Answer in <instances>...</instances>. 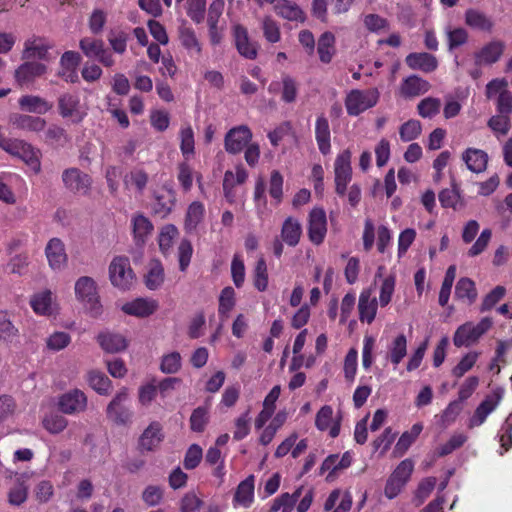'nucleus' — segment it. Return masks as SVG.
I'll list each match as a JSON object with an SVG mask.
<instances>
[{"instance_id": "f257e3e1", "label": "nucleus", "mask_w": 512, "mask_h": 512, "mask_svg": "<svg viewBox=\"0 0 512 512\" xmlns=\"http://www.w3.org/2000/svg\"><path fill=\"white\" fill-rule=\"evenodd\" d=\"M75 295L90 317L98 318L102 315L103 307L100 302L97 284L91 277L83 276L76 281Z\"/></svg>"}, {"instance_id": "f03ea898", "label": "nucleus", "mask_w": 512, "mask_h": 512, "mask_svg": "<svg viewBox=\"0 0 512 512\" xmlns=\"http://www.w3.org/2000/svg\"><path fill=\"white\" fill-rule=\"evenodd\" d=\"M0 147L10 155L21 159L34 173L41 172V151L22 140L0 141Z\"/></svg>"}, {"instance_id": "7ed1b4c3", "label": "nucleus", "mask_w": 512, "mask_h": 512, "mask_svg": "<svg viewBox=\"0 0 512 512\" xmlns=\"http://www.w3.org/2000/svg\"><path fill=\"white\" fill-rule=\"evenodd\" d=\"M380 98L378 89H355L350 91L345 99V107L350 116H358L366 110L374 107Z\"/></svg>"}, {"instance_id": "20e7f679", "label": "nucleus", "mask_w": 512, "mask_h": 512, "mask_svg": "<svg viewBox=\"0 0 512 512\" xmlns=\"http://www.w3.org/2000/svg\"><path fill=\"white\" fill-rule=\"evenodd\" d=\"M493 325L489 317L482 318L477 324L466 322L459 326L453 336L456 347L470 346L476 343Z\"/></svg>"}, {"instance_id": "39448f33", "label": "nucleus", "mask_w": 512, "mask_h": 512, "mask_svg": "<svg viewBox=\"0 0 512 512\" xmlns=\"http://www.w3.org/2000/svg\"><path fill=\"white\" fill-rule=\"evenodd\" d=\"M351 159L352 152L349 149H345L338 153L334 160L335 191L339 196L345 195L348 184L352 179Z\"/></svg>"}, {"instance_id": "423d86ee", "label": "nucleus", "mask_w": 512, "mask_h": 512, "mask_svg": "<svg viewBox=\"0 0 512 512\" xmlns=\"http://www.w3.org/2000/svg\"><path fill=\"white\" fill-rule=\"evenodd\" d=\"M61 178L64 187L74 194L87 195L90 191L91 177L78 168L65 169Z\"/></svg>"}, {"instance_id": "0eeeda50", "label": "nucleus", "mask_w": 512, "mask_h": 512, "mask_svg": "<svg viewBox=\"0 0 512 512\" xmlns=\"http://www.w3.org/2000/svg\"><path fill=\"white\" fill-rule=\"evenodd\" d=\"M327 233L326 213L322 208L315 207L309 213L308 218V236L310 241L315 244H321Z\"/></svg>"}, {"instance_id": "6e6552de", "label": "nucleus", "mask_w": 512, "mask_h": 512, "mask_svg": "<svg viewBox=\"0 0 512 512\" xmlns=\"http://www.w3.org/2000/svg\"><path fill=\"white\" fill-rule=\"evenodd\" d=\"M87 407V397L79 389L70 390L62 394L58 399L59 410L68 415L79 414Z\"/></svg>"}, {"instance_id": "1a4fd4ad", "label": "nucleus", "mask_w": 512, "mask_h": 512, "mask_svg": "<svg viewBox=\"0 0 512 512\" xmlns=\"http://www.w3.org/2000/svg\"><path fill=\"white\" fill-rule=\"evenodd\" d=\"M45 256L49 267L54 271H62L68 263L65 244L60 238H51L45 247Z\"/></svg>"}, {"instance_id": "9d476101", "label": "nucleus", "mask_w": 512, "mask_h": 512, "mask_svg": "<svg viewBox=\"0 0 512 512\" xmlns=\"http://www.w3.org/2000/svg\"><path fill=\"white\" fill-rule=\"evenodd\" d=\"M108 275L113 287L125 291L128 288V258L123 255L113 257L108 267Z\"/></svg>"}, {"instance_id": "9b49d317", "label": "nucleus", "mask_w": 512, "mask_h": 512, "mask_svg": "<svg viewBox=\"0 0 512 512\" xmlns=\"http://www.w3.org/2000/svg\"><path fill=\"white\" fill-rule=\"evenodd\" d=\"M340 415L334 413L329 405L322 406L316 414L315 426L320 431H327L332 438L340 433Z\"/></svg>"}, {"instance_id": "f8f14e48", "label": "nucleus", "mask_w": 512, "mask_h": 512, "mask_svg": "<svg viewBox=\"0 0 512 512\" xmlns=\"http://www.w3.org/2000/svg\"><path fill=\"white\" fill-rule=\"evenodd\" d=\"M51 45L42 37L32 36L24 42L22 59L24 60H50L49 50Z\"/></svg>"}, {"instance_id": "ddd939ff", "label": "nucleus", "mask_w": 512, "mask_h": 512, "mask_svg": "<svg viewBox=\"0 0 512 512\" xmlns=\"http://www.w3.org/2000/svg\"><path fill=\"white\" fill-rule=\"evenodd\" d=\"M251 138L252 132L247 126L234 127L226 134L225 149L229 153H239L246 147Z\"/></svg>"}, {"instance_id": "4468645a", "label": "nucleus", "mask_w": 512, "mask_h": 512, "mask_svg": "<svg viewBox=\"0 0 512 512\" xmlns=\"http://www.w3.org/2000/svg\"><path fill=\"white\" fill-rule=\"evenodd\" d=\"M58 106L61 116L70 119L74 123L80 122L86 115L77 95H62L59 98Z\"/></svg>"}, {"instance_id": "2eb2a0df", "label": "nucleus", "mask_w": 512, "mask_h": 512, "mask_svg": "<svg viewBox=\"0 0 512 512\" xmlns=\"http://www.w3.org/2000/svg\"><path fill=\"white\" fill-rule=\"evenodd\" d=\"M108 418L118 425H125L128 419V393L122 389L107 407Z\"/></svg>"}, {"instance_id": "dca6fc26", "label": "nucleus", "mask_w": 512, "mask_h": 512, "mask_svg": "<svg viewBox=\"0 0 512 512\" xmlns=\"http://www.w3.org/2000/svg\"><path fill=\"white\" fill-rule=\"evenodd\" d=\"M233 36L235 45L239 54L247 59L253 60L258 54V45L252 41L248 35V31L242 25H234Z\"/></svg>"}, {"instance_id": "f3484780", "label": "nucleus", "mask_w": 512, "mask_h": 512, "mask_svg": "<svg viewBox=\"0 0 512 512\" xmlns=\"http://www.w3.org/2000/svg\"><path fill=\"white\" fill-rule=\"evenodd\" d=\"M379 303L370 288L363 289L359 295L358 312L362 323L371 324L377 315Z\"/></svg>"}, {"instance_id": "a211bd4d", "label": "nucleus", "mask_w": 512, "mask_h": 512, "mask_svg": "<svg viewBox=\"0 0 512 512\" xmlns=\"http://www.w3.org/2000/svg\"><path fill=\"white\" fill-rule=\"evenodd\" d=\"M254 490H255V477L249 475L247 478L242 480L236 487L233 496V507L238 508H249L254 502Z\"/></svg>"}, {"instance_id": "6ab92c4d", "label": "nucleus", "mask_w": 512, "mask_h": 512, "mask_svg": "<svg viewBox=\"0 0 512 512\" xmlns=\"http://www.w3.org/2000/svg\"><path fill=\"white\" fill-rule=\"evenodd\" d=\"M501 397L499 392L488 395L476 408L473 416L469 420L468 427L474 428L482 425L488 415L496 409L500 403Z\"/></svg>"}, {"instance_id": "aec40b11", "label": "nucleus", "mask_w": 512, "mask_h": 512, "mask_svg": "<svg viewBox=\"0 0 512 512\" xmlns=\"http://www.w3.org/2000/svg\"><path fill=\"white\" fill-rule=\"evenodd\" d=\"M80 48L89 58L98 59L106 66H111L113 64L112 57L104 48V43L101 40L84 38L80 41Z\"/></svg>"}, {"instance_id": "412c9836", "label": "nucleus", "mask_w": 512, "mask_h": 512, "mask_svg": "<svg viewBox=\"0 0 512 512\" xmlns=\"http://www.w3.org/2000/svg\"><path fill=\"white\" fill-rule=\"evenodd\" d=\"M32 310L42 316H50L57 310L55 298L50 290L35 293L30 298Z\"/></svg>"}, {"instance_id": "4be33fe9", "label": "nucleus", "mask_w": 512, "mask_h": 512, "mask_svg": "<svg viewBox=\"0 0 512 512\" xmlns=\"http://www.w3.org/2000/svg\"><path fill=\"white\" fill-rule=\"evenodd\" d=\"M383 269V267H379L375 278V283H377V279H379L378 298L376 299L379 303V306L382 308L388 306L392 301L396 286L395 275L389 274L385 277H382Z\"/></svg>"}, {"instance_id": "5701e85b", "label": "nucleus", "mask_w": 512, "mask_h": 512, "mask_svg": "<svg viewBox=\"0 0 512 512\" xmlns=\"http://www.w3.org/2000/svg\"><path fill=\"white\" fill-rule=\"evenodd\" d=\"M47 71V66L40 62L26 60L15 70V79L19 85L32 82L35 78L41 77Z\"/></svg>"}, {"instance_id": "b1692460", "label": "nucleus", "mask_w": 512, "mask_h": 512, "mask_svg": "<svg viewBox=\"0 0 512 512\" xmlns=\"http://www.w3.org/2000/svg\"><path fill=\"white\" fill-rule=\"evenodd\" d=\"M431 85L428 81L412 75L403 80L399 88V94L403 98H415L428 92Z\"/></svg>"}, {"instance_id": "393cba45", "label": "nucleus", "mask_w": 512, "mask_h": 512, "mask_svg": "<svg viewBox=\"0 0 512 512\" xmlns=\"http://www.w3.org/2000/svg\"><path fill=\"white\" fill-rule=\"evenodd\" d=\"M274 12L281 18L288 21L303 22L305 13L302 8L290 0H276L273 4Z\"/></svg>"}, {"instance_id": "a878e982", "label": "nucleus", "mask_w": 512, "mask_h": 512, "mask_svg": "<svg viewBox=\"0 0 512 512\" xmlns=\"http://www.w3.org/2000/svg\"><path fill=\"white\" fill-rule=\"evenodd\" d=\"M80 55L74 51H66L60 59L59 76L65 81L74 83L78 79L77 67L80 62Z\"/></svg>"}, {"instance_id": "bb28decb", "label": "nucleus", "mask_w": 512, "mask_h": 512, "mask_svg": "<svg viewBox=\"0 0 512 512\" xmlns=\"http://www.w3.org/2000/svg\"><path fill=\"white\" fill-rule=\"evenodd\" d=\"M504 49L505 45L503 42L491 41L475 54V61L479 65H491L500 59Z\"/></svg>"}, {"instance_id": "cd10ccee", "label": "nucleus", "mask_w": 512, "mask_h": 512, "mask_svg": "<svg viewBox=\"0 0 512 512\" xmlns=\"http://www.w3.org/2000/svg\"><path fill=\"white\" fill-rule=\"evenodd\" d=\"M10 123L13 127L28 132H40L46 126V121L43 118L20 113L12 114Z\"/></svg>"}, {"instance_id": "c85d7f7f", "label": "nucleus", "mask_w": 512, "mask_h": 512, "mask_svg": "<svg viewBox=\"0 0 512 512\" xmlns=\"http://www.w3.org/2000/svg\"><path fill=\"white\" fill-rule=\"evenodd\" d=\"M465 24L473 30L490 33L493 28V21L484 12L470 8L464 14Z\"/></svg>"}, {"instance_id": "c756f323", "label": "nucleus", "mask_w": 512, "mask_h": 512, "mask_svg": "<svg viewBox=\"0 0 512 512\" xmlns=\"http://www.w3.org/2000/svg\"><path fill=\"white\" fill-rule=\"evenodd\" d=\"M315 138L319 151L327 155L331 151V135L327 118L323 115L317 117L315 122Z\"/></svg>"}, {"instance_id": "7c9ffc66", "label": "nucleus", "mask_w": 512, "mask_h": 512, "mask_svg": "<svg viewBox=\"0 0 512 512\" xmlns=\"http://www.w3.org/2000/svg\"><path fill=\"white\" fill-rule=\"evenodd\" d=\"M164 434L162 426L158 422H152L142 433L139 445L144 450H154L163 441Z\"/></svg>"}, {"instance_id": "2f4dec72", "label": "nucleus", "mask_w": 512, "mask_h": 512, "mask_svg": "<svg viewBox=\"0 0 512 512\" xmlns=\"http://www.w3.org/2000/svg\"><path fill=\"white\" fill-rule=\"evenodd\" d=\"M406 63L411 69L426 73L433 72L438 67L436 57L426 52L410 53L406 57Z\"/></svg>"}, {"instance_id": "473e14b6", "label": "nucleus", "mask_w": 512, "mask_h": 512, "mask_svg": "<svg viewBox=\"0 0 512 512\" xmlns=\"http://www.w3.org/2000/svg\"><path fill=\"white\" fill-rule=\"evenodd\" d=\"M154 227L148 217L138 214L133 218V237L137 246L144 245L153 233Z\"/></svg>"}, {"instance_id": "72a5a7b5", "label": "nucleus", "mask_w": 512, "mask_h": 512, "mask_svg": "<svg viewBox=\"0 0 512 512\" xmlns=\"http://www.w3.org/2000/svg\"><path fill=\"white\" fill-rule=\"evenodd\" d=\"M18 103L21 110L40 115L47 113L53 107L51 102L37 95L22 96Z\"/></svg>"}, {"instance_id": "f704fd0d", "label": "nucleus", "mask_w": 512, "mask_h": 512, "mask_svg": "<svg viewBox=\"0 0 512 512\" xmlns=\"http://www.w3.org/2000/svg\"><path fill=\"white\" fill-rule=\"evenodd\" d=\"M178 39L181 46L190 55H200L202 53V44L195 31L188 26H181L178 31Z\"/></svg>"}, {"instance_id": "c9c22d12", "label": "nucleus", "mask_w": 512, "mask_h": 512, "mask_svg": "<svg viewBox=\"0 0 512 512\" xmlns=\"http://www.w3.org/2000/svg\"><path fill=\"white\" fill-rule=\"evenodd\" d=\"M467 168L474 173L483 172L488 163V155L483 150L468 148L462 155Z\"/></svg>"}, {"instance_id": "e433bc0d", "label": "nucleus", "mask_w": 512, "mask_h": 512, "mask_svg": "<svg viewBox=\"0 0 512 512\" xmlns=\"http://www.w3.org/2000/svg\"><path fill=\"white\" fill-rule=\"evenodd\" d=\"M159 308V303L154 298L140 297L130 301V315L145 318L154 314Z\"/></svg>"}, {"instance_id": "4c0bfd02", "label": "nucleus", "mask_w": 512, "mask_h": 512, "mask_svg": "<svg viewBox=\"0 0 512 512\" xmlns=\"http://www.w3.org/2000/svg\"><path fill=\"white\" fill-rule=\"evenodd\" d=\"M302 235L301 223L294 217L285 219L281 228V238L289 246H296Z\"/></svg>"}, {"instance_id": "58836bf2", "label": "nucleus", "mask_w": 512, "mask_h": 512, "mask_svg": "<svg viewBox=\"0 0 512 512\" xmlns=\"http://www.w3.org/2000/svg\"><path fill=\"white\" fill-rule=\"evenodd\" d=\"M455 297L469 305L473 304L478 297L475 282L467 277L460 278L455 286Z\"/></svg>"}, {"instance_id": "ea45409f", "label": "nucleus", "mask_w": 512, "mask_h": 512, "mask_svg": "<svg viewBox=\"0 0 512 512\" xmlns=\"http://www.w3.org/2000/svg\"><path fill=\"white\" fill-rule=\"evenodd\" d=\"M97 340L101 348L110 353L118 352L126 347L125 337L113 332H102L98 335Z\"/></svg>"}, {"instance_id": "a19ab883", "label": "nucleus", "mask_w": 512, "mask_h": 512, "mask_svg": "<svg viewBox=\"0 0 512 512\" xmlns=\"http://www.w3.org/2000/svg\"><path fill=\"white\" fill-rule=\"evenodd\" d=\"M205 215V207L199 201L192 202L186 211L184 228L187 232H192L197 229L199 224L203 221Z\"/></svg>"}, {"instance_id": "79ce46f5", "label": "nucleus", "mask_w": 512, "mask_h": 512, "mask_svg": "<svg viewBox=\"0 0 512 512\" xmlns=\"http://www.w3.org/2000/svg\"><path fill=\"white\" fill-rule=\"evenodd\" d=\"M180 151L185 160H190L195 154L194 131L190 124H183L179 131Z\"/></svg>"}, {"instance_id": "37998d69", "label": "nucleus", "mask_w": 512, "mask_h": 512, "mask_svg": "<svg viewBox=\"0 0 512 512\" xmlns=\"http://www.w3.org/2000/svg\"><path fill=\"white\" fill-rule=\"evenodd\" d=\"M423 430V425L421 423L414 424L410 430L405 431L400 438L398 439L395 448L394 454L396 456H402L409 447L415 442L420 433Z\"/></svg>"}, {"instance_id": "c03bdc74", "label": "nucleus", "mask_w": 512, "mask_h": 512, "mask_svg": "<svg viewBox=\"0 0 512 512\" xmlns=\"http://www.w3.org/2000/svg\"><path fill=\"white\" fill-rule=\"evenodd\" d=\"M335 36L333 33L326 31L318 40V54L321 62L329 63L335 54Z\"/></svg>"}, {"instance_id": "a18cd8bd", "label": "nucleus", "mask_w": 512, "mask_h": 512, "mask_svg": "<svg viewBox=\"0 0 512 512\" xmlns=\"http://www.w3.org/2000/svg\"><path fill=\"white\" fill-rule=\"evenodd\" d=\"M352 463V454L345 452L341 457L339 455L328 456L321 465V471L324 473L330 471L331 473L337 472L348 468Z\"/></svg>"}, {"instance_id": "49530a36", "label": "nucleus", "mask_w": 512, "mask_h": 512, "mask_svg": "<svg viewBox=\"0 0 512 512\" xmlns=\"http://www.w3.org/2000/svg\"><path fill=\"white\" fill-rule=\"evenodd\" d=\"M261 29L265 40L275 44L281 40L280 24L270 15L264 16L261 21Z\"/></svg>"}, {"instance_id": "de8ad7c7", "label": "nucleus", "mask_w": 512, "mask_h": 512, "mask_svg": "<svg viewBox=\"0 0 512 512\" xmlns=\"http://www.w3.org/2000/svg\"><path fill=\"white\" fill-rule=\"evenodd\" d=\"M407 354V338L404 334L396 336L388 346V356L394 365H398Z\"/></svg>"}, {"instance_id": "09e8293b", "label": "nucleus", "mask_w": 512, "mask_h": 512, "mask_svg": "<svg viewBox=\"0 0 512 512\" xmlns=\"http://www.w3.org/2000/svg\"><path fill=\"white\" fill-rule=\"evenodd\" d=\"M179 232L176 226L167 224L162 227L159 233L158 242L161 252L164 255L171 253L174 241L177 238Z\"/></svg>"}, {"instance_id": "8fccbe9b", "label": "nucleus", "mask_w": 512, "mask_h": 512, "mask_svg": "<svg viewBox=\"0 0 512 512\" xmlns=\"http://www.w3.org/2000/svg\"><path fill=\"white\" fill-rule=\"evenodd\" d=\"M236 305L235 290L227 286L220 292L218 313L221 318H227Z\"/></svg>"}, {"instance_id": "3c124183", "label": "nucleus", "mask_w": 512, "mask_h": 512, "mask_svg": "<svg viewBox=\"0 0 512 512\" xmlns=\"http://www.w3.org/2000/svg\"><path fill=\"white\" fill-rule=\"evenodd\" d=\"M301 493H302V488H298L293 494L284 493V494L280 495L279 497H277L274 500V502L270 508V512H277V511L292 512V510L295 506V503L301 496Z\"/></svg>"}, {"instance_id": "603ef678", "label": "nucleus", "mask_w": 512, "mask_h": 512, "mask_svg": "<svg viewBox=\"0 0 512 512\" xmlns=\"http://www.w3.org/2000/svg\"><path fill=\"white\" fill-rule=\"evenodd\" d=\"M164 282V269L159 261H153L149 265L145 276V284L149 290H157Z\"/></svg>"}, {"instance_id": "864d4df0", "label": "nucleus", "mask_w": 512, "mask_h": 512, "mask_svg": "<svg viewBox=\"0 0 512 512\" xmlns=\"http://www.w3.org/2000/svg\"><path fill=\"white\" fill-rule=\"evenodd\" d=\"M28 487L25 484L24 475L16 477L14 486L8 493V501L11 505L19 506L27 499Z\"/></svg>"}, {"instance_id": "5fc2aeb1", "label": "nucleus", "mask_w": 512, "mask_h": 512, "mask_svg": "<svg viewBox=\"0 0 512 512\" xmlns=\"http://www.w3.org/2000/svg\"><path fill=\"white\" fill-rule=\"evenodd\" d=\"M268 283L269 278L267 264L264 258H260L253 270V284L258 291L263 292L267 290Z\"/></svg>"}, {"instance_id": "6e6d98bb", "label": "nucleus", "mask_w": 512, "mask_h": 512, "mask_svg": "<svg viewBox=\"0 0 512 512\" xmlns=\"http://www.w3.org/2000/svg\"><path fill=\"white\" fill-rule=\"evenodd\" d=\"M247 176L246 170L242 167H236L235 170L226 171L223 179L225 197H229V188L244 183Z\"/></svg>"}, {"instance_id": "4d7b16f0", "label": "nucleus", "mask_w": 512, "mask_h": 512, "mask_svg": "<svg viewBox=\"0 0 512 512\" xmlns=\"http://www.w3.org/2000/svg\"><path fill=\"white\" fill-rule=\"evenodd\" d=\"M441 109V101L438 98L426 97L422 99L417 105L418 114L422 118H433Z\"/></svg>"}, {"instance_id": "13d9d810", "label": "nucleus", "mask_w": 512, "mask_h": 512, "mask_svg": "<svg viewBox=\"0 0 512 512\" xmlns=\"http://www.w3.org/2000/svg\"><path fill=\"white\" fill-rule=\"evenodd\" d=\"M445 35L447 37L449 50H453L465 44L468 40V33L462 27L447 26L445 28Z\"/></svg>"}, {"instance_id": "bf43d9fd", "label": "nucleus", "mask_w": 512, "mask_h": 512, "mask_svg": "<svg viewBox=\"0 0 512 512\" xmlns=\"http://www.w3.org/2000/svg\"><path fill=\"white\" fill-rule=\"evenodd\" d=\"M18 335V329L13 325L9 314L0 311V340L12 342Z\"/></svg>"}, {"instance_id": "052dcab7", "label": "nucleus", "mask_w": 512, "mask_h": 512, "mask_svg": "<svg viewBox=\"0 0 512 512\" xmlns=\"http://www.w3.org/2000/svg\"><path fill=\"white\" fill-rule=\"evenodd\" d=\"M480 356V353L477 351H470L466 353L458 362V364L453 368L452 374L457 377L461 378L465 373L470 371L473 366L476 364L478 358Z\"/></svg>"}, {"instance_id": "680f3d73", "label": "nucleus", "mask_w": 512, "mask_h": 512, "mask_svg": "<svg viewBox=\"0 0 512 512\" xmlns=\"http://www.w3.org/2000/svg\"><path fill=\"white\" fill-rule=\"evenodd\" d=\"M42 423L49 433L58 434L67 427L68 421L58 413H50L43 418Z\"/></svg>"}, {"instance_id": "e2e57ef3", "label": "nucleus", "mask_w": 512, "mask_h": 512, "mask_svg": "<svg viewBox=\"0 0 512 512\" xmlns=\"http://www.w3.org/2000/svg\"><path fill=\"white\" fill-rule=\"evenodd\" d=\"M421 131V123L418 120L411 119L400 126L399 135L402 141L409 142L418 138Z\"/></svg>"}, {"instance_id": "0e129e2a", "label": "nucleus", "mask_w": 512, "mask_h": 512, "mask_svg": "<svg viewBox=\"0 0 512 512\" xmlns=\"http://www.w3.org/2000/svg\"><path fill=\"white\" fill-rule=\"evenodd\" d=\"M71 342V336L64 331H56L46 339V346L49 350L57 352L66 348Z\"/></svg>"}, {"instance_id": "69168bd1", "label": "nucleus", "mask_w": 512, "mask_h": 512, "mask_svg": "<svg viewBox=\"0 0 512 512\" xmlns=\"http://www.w3.org/2000/svg\"><path fill=\"white\" fill-rule=\"evenodd\" d=\"M193 254V247L189 240L182 239L178 245L177 258L179 262V269L185 272L190 265Z\"/></svg>"}, {"instance_id": "338daca9", "label": "nucleus", "mask_w": 512, "mask_h": 512, "mask_svg": "<svg viewBox=\"0 0 512 512\" xmlns=\"http://www.w3.org/2000/svg\"><path fill=\"white\" fill-rule=\"evenodd\" d=\"M181 363L180 354L173 351L163 355L160 363V370L166 374H174L180 370Z\"/></svg>"}, {"instance_id": "774afa93", "label": "nucleus", "mask_w": 512, "mask_h": 512, "mask_svg": "<svg viewBox=\"0 0 512 512\" xmlns=\"http://www.w3.org/2000/svg\"><path fill=\"white\" fill-rule=\"evenodd\" d=\"M492 238V231L489 228H485L481 231L478 238L475 240V242L472 244V246L468 250V256L470 257H476L483 253Z\"/></svg>"}]
</instances>
